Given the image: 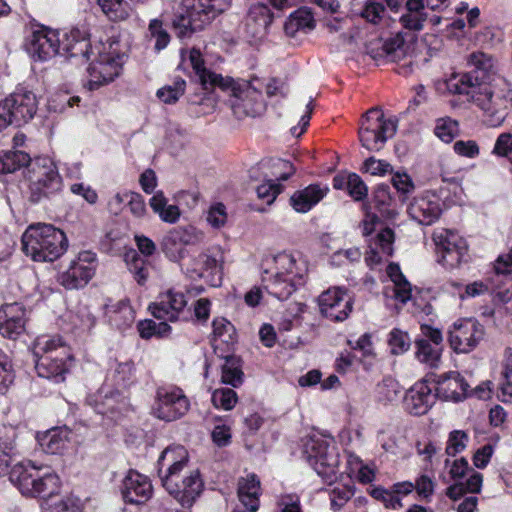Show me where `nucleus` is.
<instances>
[{"mask_svg":"<svg viewBox=\"0 0 512 512\" xmlns=\"http://www.w3.org/2000/svg\"><path fill=\"white\" fill-rule=\"evenodd\" d=\"M230 4L231 0H182L180 11L172 22L176 36L190 38L204 30Z\"/></svg>","mask_w":512,"mask_h":512,"instance_id":"nucleus-3","label":"nucleus"},{"mask_svg":"<svg viewBox=\"0 0 512 512\" xmlns=\"http://www.w3.org/2000/svg\"><path fill=\"white\" fill-rule=\"evenodd\" d=\"M260 481L255 474L241 478L238 482V497L241 503L250 511L259 508Z\"/></svg>","mask_w":512,"mask_h":512,"instance_id":"nucleus-33","label":"nucleus"},{"mask_svg":"<svg viewBox=\"0 0 512 512\" xmlns=\"http://www.w3.org/2000/svg\"><path fill=\"white\" fill-rule=\"evenodd\" d=\"M186 82L178 78L172 85H166L157 91V97L165 104H174L184 94Z\"/></svg>","mask_w":512,"mask_h":512,"instance_id":"nucleus-51","label":"nucleus"},{"mask_svg":"<svg viewBox=\"0 0 512 512\" xmlns=\"http://www.w3.org/2000/svg\"><path fill=\"white\" fill-rule=\"evenodd\" d=\"M186 305L187 300L182 292L168 290L160 294L158 301L150 304L149 310L157 319L174 322L179 319V315Z\"/></svg>","mask_w":512,"mask_h":512,"instance_id":"nucleus-22","label":"nucleus"},{"mask_svg":"<svg viewBox=\"0 0 512 512\" xmlns=\"http://www.w3.org/2000/svg\"><path fill=\"white\" fill-rule=\"evenodd\" d=\"M72 329L78 333L89 332L96 323V318L88 307H79L75 312L68 314Z\"/></svg>","mask_w":512,"mask_h":512,"instance_id":"nucleus-47","label":"nucleus"},{"mask_svg":"<svg viewBox=\"0 0 512 512\" xmlns=\"http://www.w3.org/2000/svg\"><path fill=\"white\" fill-rule=\"evenodd\" d=\"M64 355L44 356L35 359V369L42 378L52 379L55 382H62L68 371L66 359Z\"/></svg>","mask_w":512,"mask_h":512,"instance_id":"nucleus-29","label":"nucleus"},{"mask_svg":"<svg viewBox=\"0 0 512 512\" xmlns=\"http://www.w3.org/2000/svg\"><path fill=\"white\" fill-rule=\"evenodd\" d=\"M396 131L397 120L386 118L381 108L373 107L362 116L358 134L364 148L379 151Z\"/></svg>","mask_w":512,"mask_h":512,"instance_id":"nucleus-6","label":"nucleus"},{"mask_svg":"<svg viewBox=\"0 0 512 512\" xmlns=\"http://www.w3.org/2000/svg\"><path fill=\"white\" fill-rule=\"evenodd\" d=\"M188 453L183 446L166 448L158 459V474L165 490L182 506L190 507L203 491L197 469L188 470Z\"/></svg>","mask_w":512,"mask_h":512,"instance_id":"nucleus-2","label":"nucleus"},{"mask_svg":"<svg viewBox=\"0 0 512 512\" xmlns=\"http://www.w3.org/2000/svg\"><path fill=\"white\" fill-rule=\"evenodd\" d=\"M276 277H285L290 281L300 284L304 283L307 274L306 263L301 259H296L293 255L280 253L274 258Z\"/></svg>","mask_w":512,"mask_h":512,"instance_id":"nucleus-28","label":"nucleus"},{"mask_svg":"<svg viewBox=\"0 0 512 512\" xmlns=\"http://www.w3.org/2000/svg\"><path fill=\"white\" fill-rule=\"evenodd\" d=\"M467 62L468 65L472 67L468 73H473L482 81H485V76L494 73L496 70L495 59L491 55L481 51L471 53L468 56Z\"/></svg>","mask_w":512,"mask_h":512,"instance_id":"nucleus-42","label":"nucleus"},{"mask_svg":"<svg viewBox=\"0 0 512 512\" xmlns=\"http://www.w3.org/2000/svg\"><path fill=\"white\" fill-rule=\"evenodd\" d=\"M36 95L24 87L0 102V130L8 125L20 126L32 119L37 111Z\"/></svg>","mask_w":512,"mask_h":512,"instance_id":"nucleus-9","label":"nucleus"},{"mask_svg":"<svg viewBox=\"0 0 512 512\" xmlns=\"http://www.w3.org/2000/svg\"><path fill=\"white\" fill-rule=\"evenodd\" d=\"M21 242L23 252L37 262H53L63 255L68 247L64 232L44 223L28 226Z\"/></svg>","mask_w":512,"mask_h":512,"instance_id":"nucleus-4","label":"nucleus"},{"mask_svg":"<svg viewBox=\"0 0 512 512\" xmlns=\"http://www.w3.org/2000/svg\"><path fill=\"white\" fill-rule=\"evenodd\" d=\"M274 14L269 7L261 2L252 5L246 19V31L254 38H262L266 35L269 26L272 24Z\"/></svg>","mask_w":512,"mask_h":512,"instance_id":"nucleus-27","label":"nucleus"},{"mask_svg":"<svg viewBox=\"0 0 512 512\" xmlns=\"http://www.w3.org/2000/svg\"><path fill=\"white\" fill-rule=\"evenodd\" d=\"M14 373L9 357L0 350V393H4L13 383Z\"/></svg>","mask_w":512,"mask_h":512,"instance_id":"nucleus-61","label":"nucleus"},{"mask_svg":"<svg viewBox=\"0 0 512 512\" xmlns=\"http://www.w3.org/2000/svg\"><path fill=\"white\" fill-rule=\"evenodd\" d=\"M448 87L454 94L465 95L488 127H500L512 110V84L504 78L486 82L473 73H463Z\"/></svg>","mask_w":512,"mask_h":512,"instance_id":"nucleus-1","label":"nucleus"},{"mask_svg":"<svg viewBox=\"0 0 512 512\" xmlns=\"http://www.w3.org/2000/svg\"><path fill=\"white\" fill-rule=\"evenodd\" d=\"M211 400L216 408L229 411L236 405L238 397L233 389L220 388L213 391Z\"/></svg>","mask_w":512,"mask_h":512,"instance_id":"nucleus-55","label":"nucleus"},{"mask_svg":"<svg viewBox=\"0 0 512 512\" xmlns=\"http://www.w3.org/2000/svg\"><path fill=\"white\" fill-rule=\"evenodd\" d=\"M31 157L24 151L11 150L0 155V173H13L16 170L29 166Z\"/></svg>","mask_w":512,"mask_h":512,"instance_id":"nucleus-46","label":"nucleus"},{"mask_svg":"<svg viewBox=\"0 0 512 512\" xmlns=\"http://www.w3.org/2000/svg\"><path fill=\"white\" fill-rule=\"evenodd\" d=\"M468 435L462 430H454L449 434L446 453L455 456L466 448Z\"/></svg>","mask_w":512,"mask_h":512,"instance_id":"nucleus-62","label":"nucleus"},{"mask_svg":"<svg viewBox=\"0 0 512 512\" xmlns=\"http://www.w3.org/2000/svg\"><path fill=\"white\" fill-rule=\"evenodd\" d=\"M189 407V400L180 388L160 387L156 392L152 414L160 420L169 422L184 416Z\"/></svg>","mask_w":512,"mask_h":512,"instance_id":"nucleus-11","label":"nucleus"},{"mask_svg":"<svg viewBox=\"0 0 512 512\" xmlns=\"http://www.w3.org/2000/svg\"><path fill=\"white\" fill-rule=\"evenodd\" d=\"M388 343L393 354H402L408 350L410 338L407 333L394 329L390 332Z\"/></svg>","mask_w":512,"mask_h":512,"instance_id":"nucleus-63","label":"nucleus"},{"mask_svg":"<svg viewBox=\"0 0 512 512\" xmlns=\"http://www.w3.org/2000/svg\"><path fill=\"white\" fill-rule=\"evenodd\" d=\"M92 48H94V46H91L88 40H77L73 34L71 36L65 35V39L62 40L61 43L60 55L67 57L82 56L87 60H90L93 56L91 52Z\"/></svg>","mask_w":512,"mask_h":512,"instance_id":"nucleus-45","label":"nucleus"},{"mask_svg":"<svg viewBox=\"0 0 512 512\" xmlns=\"http://www.w3.org/2000/svg\"><path fill=\"white\" fill-rule=\"evenodd\" d=\"M213 333L212 343L215 346L217 341L226 344H233L236 339V331L231 322L226 318L218 317L212 322Z\"/></svg>","mask_w":512,"mask_h":512,"instance_id":"nucleus-49","label":"nucleus"},{"mask_svg":"<svg viewBox=\"0 0 512 512\" xmlns=\"http://www.w3.org/2000/svg\"><path fill=\"white\" fill-rule=\"evenodd\" d=\"M186 273L192 279L207 278L213 286H219L223 276V256L201 253L192 260Z\"/></svg>","mask_w":512,"mask_h":512,"instance_id":"nucleus-18","label":"nucleus"},{"mask_svg":"<svg viewBox=\"0 0 512 512\" xmlns=\"http://www.w3.org/2000/svg\"><path fill=\"white\" fill-rule=\"evenodd\" d=\"M189 61L204 89L208 90L215 86H226L231 83V78H224L221 75L211 72L205 68L204 60L199 49L192 48L190 50Z\"/></svg>","mask_w":512,"mask_h":512,"instance_id":"nucleus-30","label":"nucleus"},{"mask_svg":"<svg viewBox=\"0 0 512 512\" xmlns=\"http://www.w3.org/2000/svg\"><path fill=\"white\" fill-rule=\"evenodd\" d=\"M401 393L399 383L392 378H386L376 387V398L379 402L387 404L396 401Z\"/></svg>","mask_w":512,"mask_h":512,"instance_id":"nucleus-50","label":"nucleus"},{"mask_svg":"<svg viewBox=\"0 0 512 512\" xmlns=\"http://www.w3.org/2000/svg\"><path fill=\"white\" fill-rule=\"evenodd\" d=\"M136 368L132 361L118 363L114 370L115 383L121 387H128L135 381Z\"/></svg>","mask_w":512,"mask_h":512,"instance_id":"nucleus-56","label":"nucleus"},{"mask_svg":"<svg viewBox=\"0 0 512 512\" xmlns=\"http://www.w3.org/2000/svg\"><path fill=\"white\" fill-rule=\"evenodd\" d=\"M373 201L379 210L386 213L388 217L393 218L397 214L394 209H389L393 199L388 185L380 184L375 188Z\"/></svg>","mask_w":512,"mask_h":512,"instance_id":"nucleus-53","label":"nucleus"},{"mask_svg":"<svg viewBox=\"0 0 512 512\" xmlns=\"http://www.w3.org/2000/svg\"><path fill=\"white\" fill-rule=\"evenodd\" d=\"M436 395L426 381L415 383L405 394L404 407L412 415H424L435 403Z\"/></svg>","mask_w":512,"mask_h":512,"instance_id":"nucleus-23","label":"nucleus"},{"mask_svg":"<svg viewBox=\"0 0 512 512\" xmlns=\"http://www.w3.org/2000/svg\"><path fill=\"white\" fill-rule=\"evenodd\" d=\"M102 12L112 21H123L130 15V7L124 0H97Z\"/></svg>","mask_w":512,"mask_h":512,"instance_id":"nucleus-48","label":"nucleus"},{"mask_svg":"<svg viewBox=\"0 0 512 512\" xmlns=\"http://www.w3.org/2000/svg\"><path fill=\"white\" fill-rule=\"evenodd\" d=\"M41 476L39 468L30 462L16 464L10 472V480L26 496H35V490L39 487Z\"/></svg>","mask_w":512,"mask_h":512,"instance_id":"nucleus-24","label":"nucleus"},{"mask_svg":"<svg viewBox=\"0 0 512 512\" xmlns=\"http://www.w3.org/2000/svg\"><path fill=\"white\" fill-rule=\"evenodd\" d=\"M125 262L136 282L139 285L145 284L149 276L151 264L135 250H130L125 254Z\"/></svg>","mask_w":512,"mask_h":512,"instance_id":"nucleus-44","label":"nucleus"},{"mask_svg":"<svg viewBox=\"0 0 512 512\" xmlns=\"http://www.w3.org/2000/svg\"><path fill=\"white\" fill-rule=\"evenodd\" d=\"M315 28V20L310 10L300 8L293 12L284 24L285 33L295 36L297 32H310Z\"/></svg>","mask_w":512,"mask_h":512,"instance_id":"nucleus-37","label":"nucleus"},{"mask_svg":"<svg viewBox=\"0 0 512 512\" xmlns=\"http://www.w3.org/2000/svg\"><path fill=\"white\" fill-rule=\"evenodd\" d=\"M30 182V200L34 203L41 201L58 192L62 180L53 161L48 157H37L28 166Z\"/></svg>","mask_w":512,"mask_h":512,"instance_id":"nucleus-8","label":"nucleus"},{"mask_svg":"<svg viewBox=\"0 0 512 512\" xmlns=\"http://www.w3.org/2000/svg\"><path fill=\"white\" fill-rule=\"evenodd\" d=\"M59 32L42 25L32 27L26 41V50L34 60L46 61L61 54Z\"/></svg>","mask_w":512,"mask_h":512,"instance_id":"nucleus-13","label":"nucleus"},{"mask_svg":"<svg viewBox=\"0 0 512 512\" xmlns=\"http://www.w3.org/2000/svg\"><path fill=\"white\" fill-rule=\"evenodd\" d=\"M405 9V13L400 17L403 27L414 31L423 29L424 23L428 20L424 0H407Z\"/></svg>","mask_w":512,"mask_h":512,"instance_id":"nucleus-34","label":"nucleus"},{"mask_svg":"<svg viewBox=\"0 0 512 512\" xmlns=\"http://www.w3.org/2000/svg\"><path fill=\"white\" fill-rule=\"evenodd\" d=\"M79 500L72 496H65L59 500L45 501L42 504L43 512H74L78 509Z\"/></svg>","mask_w":512,"mask_h":512,"instance_id":"nucleus-57","label":"nucleus"},{"mask_svg":"<svg viewBox=\"0 0 512 512\" xmlns=\"http://www.w3.org/2000/svg\"><path fill=\"white\" fill-rule=\"evenodd\" d=\"M149 31L151 36L155 39V49L160 51L164 49L169 41L170 36L162 27V22L158 19H153L149 24Z\"/></svg>","mask_w":512,"mask_h":512,"instance_id":"nucleus-64","label":"nucleus"},{"mask_svg":"<svg viewBox=\"0 0 512 512\" xmlns=\"http://www.w3.org/2000/svg\"><path fill=\"white\" fill-rule=\"evenodd\" d=\"M262 281L267 292L279 300L288 299L297 287L302 285L285 277H276V275L264 276Z\"/></svg>","mask_w":512,"mask_h":512,"instance_id":"nucleus-38","label":"nucleus"},{"mask_svg":"<svg viewBox=\"0 0 512 512\" xmlns=\"http://www.w3.org/2000/svg\"><path fill=\"white\" fill-rule=\"evenodd\" d=\"M109 321L120 330H124L134 322V310L127 301H120L108 308Z\"/></svg>","mask_w":512,"mask_h":512,"instance_id":"nucleus-41","label":"nucleus"},{"mask_svg":"<svg viewBox=\"0 0 512 512\" xmlns=\"http://www.w3.org/2000/svg\"><path fill=\"white\" fill-rule=\"evenodd\" d=\"M303 457L328 484L337 479L339 457L335 447L320 437H308L303 444Z\"/></svg>","mask_w":512,"mask_h":512,"instance_id":"nucleus-7","label":"nucleus"},{"mask_svg":"<svg viewBox=\"0 0 512 512\" xmlns=\"http://www.w3.org/2000/svg\"><path fill=\"white\" fill-rule=\"evenodd\" d=\"M442 347L432 345L427 339L415 340L416 359L430 368H437L441 361Z\"/></svg>","mask_w":512,"mask_h":512,"instance_id":"nucleus-39","label":"nucleus"},{"mask_svg":"<svg viewBox=\"0 0 512 512\" xmlns=\"http://www.w3.org/2000/svg\"><path fill=\"white\" fill-rule=\"evenodd\" d=\"M243 377L241 359L235 355L226 356L222 365L221 382L236 388L243 383Z\"/></svg>","mask_w":512,"mask_h":512,"instance_id":"nucleus-43","label":"nucleus"},{"mask_svg":"<svg viewBox=\"0 0 512 512\" xmlns=\"http://www.w3.org/2000/svg\"><path fill=\"white\" fill-rule=\"evenodd\" d=\"M321 314L332 321H343L352 311L353 299L340 287L329 288L318 298Z\"/></svg>","mask_w":512,"mask_h":512,"instance_id":"nucleus-16","label":"nucleus"},{"mask_svg":"<svg viewBox=\"0 0 512 512\" xmlns=\"http://www.w3.org/2000/svg\"><path fill=\"white\" fill-rule=\"evenodd\" d=\"M384 14L385 7L383 0H367L361 12V16L373 24L379 23Z\"/></svg>","mask_w":512,"mask_h":512,"instance_id":"nucleus-58","label":"nucleus"},{"mask_svg":"<svg viewBox=\"0 0 512 512\" xmlns=\"http://www.w3.org/2000/svg\"><path fill=\"white\" fill-rule=\"evenodd\" d=\"M96 255L82 251L72 260L68 269L60 274L59 282L66 289L83 288L92 279L96 267Z\"/></svg>","mask_w":512,"mask_h":512,"instance_id":"nucleus-15","label":"nucleus"},{"mask_svg":"<svg viewBox=\"0 0 512 512\" xmlns=\"http://www.w3.org/2000/svg\"><path fill=\"white\" fill-rule=\"evenodd\" d=\"M27 311L17 302L5 304L0 308V334L9 339H16L25 330Z\"/></svg>","mask_w":512,"mask_h":512,"instance_id":"nucleus-21","label":"nucleus"},{"mask_svg":"<svg viewBox=\"0 0 512 512\" xmlns=\"http://www.w3.org/2000/svg\"><path fill=\"white\" fill-rule=\"evenodd\" d=\"M409 216L422 225H431L442 213L441 200L433 193L425 192L413 198L407 207Z\"/></svg>","mask_w":512,"mask_h":512,"instance_id":"nucleus-19","label":"nucleus"},{"mask_svg":"<svg viewBox=\"0 0 512 512\" xmlns=\"http://www.w3.org/2000/svg\"><path fill=\"white\" fill-rule=\"evenodd\" d=\"M438 261L447 268L457 267L467 253V243L456 232L444 228L436 229L433 233Z\"/></svg>","mask_w":512,"mask_h":512,"instance_id":"nucleus-12","label":"nucleus"},{"mask_svg":"<svg viewBox=\"0 0 512 512\" xmlns=\"http://www.w3.org/2000/svg\"><path fill=\"white\" fill-rule=\"evenodd\" d=\"M86 402L97 413L103 415L114 414L124 404L119 390L112 389L107 384L103 385L96 394L89 395Z\"/></svg>","mask_w":512,"mask_h":512,"instance_id":"nucleus-26","label":"nucleus"},{"mask_svg":"<svg viewBox=\"0 0 512 512\" xmlns=\"http://www.w3.org/2000/svg\"><path fill=\"white\" fill-rule=\"evenodd\" d=\"M53 353L56 355H68V348L60 336L41 335L35 339L33 344V355L35 359L44 356H52Z\"/></svg>","mask_w":512,"mask_h":512,"instance_id":"nucleus-35","label":"nucleus"},{"mask_svg":"<svg viewBox=\"0 0 512 512\" xmlns=\"http://www.w3.org/2000/svg\"><path fill=\"white\" fill-rule=\"evenodd\" d=\"M121 494L125 502L143 504L151 498L153 487L147 476L130 470L122 481Z\"/></svg>","mask_w":512,"mask_h":512,"instance_id":"nucleus-20","label":"nucleus"},{"mask_svg":"<svg viewBox=\"0 0 512 512\" xmlns=\"http://www.w3.org/2000/svg\"><path fill=\"white\" fill-rule=\"evenodd\" d=\"M328 190L327 186L309 185L293 193L290 197L291 206L299 213H306L324 198Z\"/></svg>","mask_w":512,"mask_h":512,"instance_id":"nucleus-31","label":"nucleus"},{"mask_svg":"<svg viewBox=\"0 0 512 512\" xmlns=\"http://www.w3.org/2000/svg\"><path fill=\"white\" fill-rule=\"evenodd\" d=\"M116 39L99 42L91 49V63L87 68L88 81L85 85L89 90H96L108 85L117 78L124 63V53L120 50Z\"/></svg>","mask_w":512,"mask_h":512,"instance_id":"nucleus-5","label":"nucleus"},{"mask_svg":"<svg viewBox=\"0 0 512 512\" xmlns=\"http://www.w3.org/2000/svg\"><path fill=\"white\" fill-rule=\"evenodd\" d=\"M70 441V431L66 427H57L38 437L42 450L49 454L62 453Z\"/></svg>","mask_w":512,"mask_h":512,"instance_id":"nucleus-32","label":"nucleus"},{"mask_svg":"<svg viewBox=\"0 0 512 512\" xmlns=\"http://www.w3.org/2000/svg\"><path fill=\"white\" fill-rule=\"evenodd\" d=\"M459 125L456 120L449 117L438 119L435 126V135L445 143H450L457 136Z\"/></svg>","mask_w":512,"mask_h":512,"instance_id":"nucleus-54","label":"nucleus"},{"mask_svg":"<svg viewBox=\"0 0 512 512\" xmlns=\"http://www.w3.org/2000/svg\"><path fill=\"white\" fill-rule=\"evenodd\" d=\"M186 244V233L183 230L174 229L164 236L161 248L170 260L177 262L185 256Z\"/></svg>","mask_w":512,"mask_h":512,"instance_id":"nucleus-36","label":"nucleus"},{"mask_svg":"<svg viewBox=\"0 0 512 512\" xmlns=\"http://www.w3.org/2000/svg\"><path fill=\"white\" fill-rule=\"evenodd\" d=\"M484 337L483 326L474 319L459 320L448 332V341L456 353H469Z\"/></svg>","mask_w":512,"mask_h":512,"instance_id":"nucleus-14","label":"nucleus"},{"mask_svg":"<svg viewBox=\"0 0 512 512\" xmlns=\"http://www.w3.org/2000/svg\"><path fill=\"white\" fill-rule=\"evenodd\" d=\"M435 395L442 401L460 402L469 396V384L458 371L437 376Z\"/></svg>","mask_w":512,"mask_h":512,"instance_id":"nucleus-17","label":"nucleus"},{"mask_svg":"<svg viewBox=\"0 0 512 512\" xmlns=\"http://www.w3.org/2000/svg\"><path fill=\"white\" fill-rule=\"evenodd\" d=\"M223 90H230L229 105L233 114L238 119L245 117H258L263 115L266 104L261 91L253 87L249 82H234L226 86H220Z\"/></svg>","mask_w":512,"mask_h":512,"instance_id":"nucleus-10","label":"nucleus"},{"mask_svg":"<svg viewBox=\"0 0 512 512\" xmlns=\"http://www.w3.org/2000/svg\"><path fill=\"white\" fill-rule=\"evenodd\" d=\"M387 273L393 282V297L402 304L407 303L411 299V284L406 280L396 264H390Z\"/></svg>","mask_w":512,"mask_h":512,"instance_id":"nucleus-40","label":"nucleus"},{"mask_svg":"<svg viewBox=\"0 0 512 512\" xmlns=\"http://www.w3.org/2000/svg\"><path fill=\"white\" fill-rule=\"evenodd\" d=\"M407 47L402 37L397 35L385 42L381 40L371 42L367 46V53L375 60L387 59L397 62L405 58Z\"/></svg>","mask_w":512,"mask_h":512,"instance_id":"nucleus-25","label":"nucleus"},{"mask_svg":"<svg viewBox=\"0 0 512 512\" xmlns=\"http://www.w3.org/2000/svg\"><path fill=\"white\" fill-rule=\"evenodd\" d=\"M58 477L52 473H44L41 476L39 487L35 490V496L42 498L51 497L58 490Z\"/></svg>","mask_w":512,"mask_h":512,"instance_id":"nucleus-60","label":"nucleus"},{"mask_svg":"<svg viewBox=\"0 0 512 512\" xmlns=\"http://www.w3.org/2000/svg\"><path fill=\"white\" fill-rule=\"evenodd\" d=\"M391 183L399 194L402 202H405L409 195L414 192L415 184L406 172H395L392 175Z\"/></svg>","mask_w":512,"mask_h":512,"instance_id":"nucleus-52","label":"nucleus"},{"mask_svg":"<svg viewBox=\"0 0 512 512\" xmlns=\"http://www.w3.org/2000/svg\"><path fill=\"white\" fill-rule=\"evenodd\" d=\"M348 194L355 200H364L368 195V187L356 173H348Z\"/></svg>","mask_w":512,"mask_h":512,"instance_id":"nucleus-59","label":"nucleus"}]
</instances>
